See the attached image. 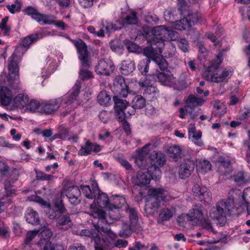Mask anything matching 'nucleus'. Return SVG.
Segmentation results:
<instances>
[{"label": "nucleus", "mask_w": 250, "mask_h": 250, "mask_svg": "<svg viewBox=\"0 0 250 250\" xmlns=\"http://www.w3.org/2000/svg\"><path fill=\"white\" fill-rule=\"evenodd\" d=\"M97 191L96 194L98 195L96 202L101 208H95L93 205H91L90 215L95 219H98L97 224H94L98 231L108 232L110 231V229L106 221V212L102 207H105L109 210L110 199L105 193L100 192L98 188H97Z\"/></svg>", "instance_id": "obj_1"}, {"label": "nucleus", "mask_w": 250, "mask_h": 250, "mask_svg": "<svg viewBox=\"0 0 250 250\" xmlns=\"http://www.w3.org/2000/svg\"><path fill=\"white\" fill-rule=\"evenodd\" d=\"M222 62V53L220 52L217 56L216 59L211 62V64L203 73V77L207 81L216 83L228 82L232 76V72L227 68H225L220 72L218 68Z\"/></svg>", "instance_id": "obj_2"}, {"label": "nucleus", "mask_w": 250, "mask_h": 250, "mask_svg": "<svg viewBox=\"0 0 250 250\" xmlns=\"http://www.w3.org/2000/svg\"><path fill=\"white\" fill-rule=\"evenodd\" d=\"M235 209L234 198L229 196L227 199L220 201L215 207L211 208L210 217L216 221V224L221 227L227 222V215L233 213Z\"/></svg>", "instance_id": "obj_3"}, {"label": "nucleus", "mask_w": 250, "mask_h": 250, "mask_svg": "<svg viewBox=\"0 0 250 250\" xmlns=\"http://www.w3.org/2000/svg\"><path fill=\"white\" fill-rule=\"evenodd\" d=\"M167 192L162 188H152L148 190L146 202L145 212L147 215H153L158 211L163 202L168 199Z\"/></svg>", "instance_id": "obj_4"}, {"label": "nucleus", "mask_w": 250, "mask_h": 250, "mask_svg": "<svg viewBox=\"0 0 250 250\" xmlns=\"http://www.w3.org/2000/svg\"><path fill=\"white\" fill-rule=\"evenodd\" d=\"M75 45L77 48L78 58L81 61L82 67L80 72L79 78L83 80L90 79L93 77L92 73L86 69H83V68H88L90 65L87 46L82 40L77 41Z\"/></svg>", "instance_id": "obj_5"}, {"label": "nucleus", "mask_w": 250, "mask_h": 250, "mask_svg": "<svg viewBox=\"0 0 250 250\" xmlns=\"http://www.w3.org/2000/svg\"><path fill=\"white\" fill-rule=\"evenodd\" d=\"M150 157L152 162L151 165L148 168V172L151 174L152 179L157 180L161 177L162 173L160 167L165 164V156L164 154L161 152L154 151Z\"/></svg>", "instance_id": "obj_6"}, {"label": "nucleus", "mask_w": 250, "mask_h": 250, "mask_svg": "<svg viewBox=\"0 0 250 250\" xmlns=\"http://www.w3.org/2000/svg\"><path fill=\"white\" fill-rule=\"evenodd\" d=\"M167 32V28L165 26L154 27L152 30L153 37L147 40L150 45H156L160 53L163 52L162 49L165 46L164 38Z\"/></svg>", "instance_id": "obj_7"}, {"label": "nucleus", "mask_w": 250, "mask_h": 250, "mask_svg": "<svg viewBox=\"0 0 250 250\" xmlns=\"http://www.w3.org/2000/svg\"><path fill=\"white\" fill-rule=\"evenodd\" d=\"M38 202L43 206H46V213L48 217L50 219H56L59 218L61 215L64 213L66 210L64 205L61 202L55 204L53 208L41 198H39Z\"/></svg>", "instance_id": "obj_8"}, {"label": "nucleus", "mask_w": 250, "mask_h": 250, "mask_svg": "<svg viewBox=\"0 0 250 250\" xmlns=\"http://www.w3.org/2000/svg\"><path fill=\"white\" fill-rule=\"evenodd\" d=\"M114 109L118 120L120 122L125 121V110L128 103L125 100L120 98L118 96L113 97Z\"/></svg>", "instance_id": "obj_9"}, {"label": "nucleus", "mask_w": 250, "mask_h": 250, "mask_svg": "<svg viewBox=\"0 0 250 250\" xmlns=\"http://www.w3.org/2000/svg\"><path fill=\"white\" fill-rule=\"evenodd\" d=\"M192 191L195 196L197 197L201 201L208 203L211 201L212 194L206 187L195 184L192 187Z\"/></svg>", "instance_id": "obj_10"}, {"label": "nucleus", "mask_w": 250, "mask_h": 250, "mask_svg": "<svg viewBox=\"0 0 250 250\" xmlns=\"http://www.w3.org/2000/svg\"><path fill=\"white\" fill-rule=\"evenodd\" d=\"M62 104V99L61 98L50 100L41 104V112L49 114L57 110Z\"/></svg>", "instance_id": "obj_11"}, {"label": "nucleus", "mask_w": 250, "mask_h": 250, "mask_svg": "<svg viewBox=\"0 0 250 250\" xmlns=\"http://www.w3.org/2000/svg\"><path fill=\"white\" fill-rule=\"evenodd\" d=\"M63 192L65 194L72 205H77L80 203L81 191L78 187L76 186L68 187L63 189Z\"/></svg>", "instance_id": "obj_12"}, {"label": "nucleus", "mask_w": 250, "mask_h": 250, "mask_svg": "<svg viewBox=\"0 0 250 250\" xmlns=\"http://www.w3.org/2000/svg\"><path fill=\"white\" fill-rule=\"evenodd\" d=\"M195 164L193 160H184L181 164L179 170V175L181 178L185 179L188 177L193 171Z\"/></svg>", "instance_id": "obj_13"}, {"label": "nucleus", "mask_w": 250, "mask_h": 250, "mask_svg": "<svg viewBox=\"0 0 250 250\" xmlns=\"http://www.w3.org/2000/svg\"><path fill=\"white\" fill-rule=\"evenodd\" d=\"M114 69V65L112 61L108 60L107 61L102 60H100L98 64L96 66V71L101 74L109 75L110 71H113Z\"/></svg>", "instance_id": "obj_14"}, {"label": "nucleus", "mask_w": 250, "mask_h": 250, "mask_svg": "<svg viewBox=\"0 0 250 250\" xmlns=\"http://www.w3.org/2000/svg\"><path fill=\"white\" fill-rule=\"evenodd\" d=\"M126 203L125 199L124 196L118 195H114L110 198L109 211H113L114 209L120 208Z\"/></svg>", "instance_id": "obj_15"}, {"label": "nucleus", "mask_w": 250, "mask_h": 250, "mask_svg": "<svg viewBox=\"0 0 250 250\" xmlns=\"http://www.w3.org/2000/svg\"><path fill=\"white\" fill-rule=\"evenodd\" d=\"M203 210L204 208L202 206L198 208L192 209L187 214L188 220L198 223L204 217Z\"/></svg>", "instance_id": "obj_16"}, {"label": "nucleus", "mask_w": 250, "mask_h": 250, "mask_svg": "<svg viewBox=\"0 0 250 250\" xmlns=\"http://www.w3.org/2000/svg\"><path fill=\"white\" fill-rule=\"evenodd\" d=\"M13 95L11 91L6 86L0 89V103L2 105H8L12 101Z\"/></svg>", "instance_id": "obj_17"}, {"label": "nucleus", "mask_w": 250, "mask_h": 250, "mask_svg": "<svg viewBox=\"0 0 250 250\" xmlns=\"http://www.w3.org/2000/svg\"><path fill=\"white\" fill-rule=\"evenodd\" d=\"M150 177L151 175L148 170L146 172L139 171L137 174L135 184L141 187L146 186L150 182Z\"/></svg>", "instance_id": "obj_18"}, {"label": "nucleus", "mask_w": 250, "mask_h": 250, "mask_svg": "<svg viewBox=\"0 0 250 250\" xmlns=\"http://www.w3.org/2000/svg\"><path fill=\"white\" fill-rule=\"evenodd\" d=\"M175 212V208L173 206L166 207L160 210L159 218L162 221H168L173 217Z\"/></svg>", "instance_id": "obj_19"}, {"label": "nucleus", "mask_w": 250, "mask_h": 250, "mask_svg": "<svg viewBox=\"0 0 250 250\" xmlns=\"http://www.w3.org/2000/svg\"><path fill=\"white\" fill-rule=\"evenodd\" d=\"M10 176L12 177L11 180H7L5 182L4 188L6 192V194L10 196L15 192V190L10 188L11 184L18 179L19 172L17 169H13L10 172Z\"/></svg>", "instance_id": "obj_20"}, {"label": "nucleus", "mask_w": 250, "mask_h": 250, "mask_svg": "<svg viewBox=\"0 0 250 250\" xmlns=\"http://www.w3.org/2000/svg\"><path fill=\"white\" fill-rule=\"evenodd\" d=\"M132 104L131 112H128L129 115L134 114L135 109H141L145 107L146 105V100L141 95H137L133 98L132 101Z\"/></svg>", "instance_id": "obj_21"}, {"label": "nucleus", "mask_w": 250, "mask_h": 250, "mask_svg": "<svg viewBox=\"0 0 250 250\" xmlns=\"http://www.w3.org/2000/svg\"><path fill=\"white\" fill-rule=\"evenodd\" d=\"M125 211L129 218V223L138 227V215L137 210L128 205L125 206Z\"/></svg>", "instance_id": "obj_22"}, {"label": "nucleus", "mask_w": 250, "mask_h": 250, "mask_svg": "<svg viewBox=\"0 0 250 250\" xmlns=\"http://www.w3.org/2000/svg\"><path fill=\"white\" fill-rule=\"evenodd\" d=\"M157 77L159 82L165 85L170 84L174 79L173 74L169 71L159 72L157 74Z\"/></svg>", "instance_id": "obj_23"}, {"label": "nucleus", "mask_w": 250, "mask_h": 250, "mask_svg": "<svg viewBox=\"0 0 250 250\" xmlns=\"http://www.w3.org/2000/svg\"><path fill=\"white\" fill-rule=\"evenodd\" d=\"M137 227V226L133 225L132 224L124 222L122 224L121 229L119 234L122 237H128L131 235L132 232L135 230Z\"/></svg>", "instance_id": "obj_24"}, {"label": "nucleus", "mask_w": 250, "mask_h": 250, "mask_svg": "<svg viewBox=\"0 0 250 250\" xmlns=\"http://www.w3.org/2000/svg\"><path fill=\"white\" fill-rule=\"evenodd\" d=\"M17 56L13 54L8 59V69L11 74L19 76V67L17 62Z\"/></svg>", "instance_id": "obj_25"}, {"label": "nucleus", "mask_w": 250, "mask_h": 250, "mask_svg": "<svg viewBox=\"0 0 250 250\" xmlns=\"http://www.w3.org/2000/svg\"><path fill=\"white\" fill-rule=\"evenodd\" d=\"M143 95L147 98L153 101L155 100L159 96V91L156 86L151 84L147 85V86L145 88Z\"/></svg>", "instance_id": "obj_26"}, {"label": "nucleus", "mask_w": 250, "mask_h": 250, "mask_svg": "<svg viewBox=\"0 0 250 250\" xmlns=\"http://www.w3.org/2000/svg\"><path fill=\"white\" fill-rule=\"evenodd\" d=\"M29 102L28 95L21 93L19 94L13 99V104L14 106L21 108L27 105Z\"/></svg>", "instance_id": "obj_27"}, {"label": "nucleus", "mask_w": 250, "mask_h": 250, "mask_svg": "<svg viewBox=\"0 0 250 250\" xmlns=\"http://www.w3.org/2000/svg\"><path fill=\"white\" fill-rule=\"evenodd\" d=\"M167 152L169 156L173 158L175 161H177L182 157V149L179 146L173 145L169 146Z\"/></svg>", "instance_id": "obj_28"}, {"label": "nucleus", "mask_w": 250, "mask_h": 250, "mask_svg": "<svg viewBox=\"0 0 250 250\" xmlns=\"http://www.w3.org/2000/svg\"><path fill=\"white\" fill-rule=\"evenodd\" d=\"M205 102L202 98H198L193 95H190L186 101V107L192 108L202 105Z\"/></svg>", "instance_id": "obj_29"}, {"label": "nucleus", "mask_w": 250, "mask_h": 250, "mask_svg": "<svg viewBox=\"0 0 250 250\" xmlns=\"http://www.w3.org/2000/svg\"><path fill=\"white\" fill-rule=\"evenodd\" d=\"M135 68L134 62L128 60L122 62L120 71L123 74L128 75L133 72Z\"/></svg>", "instance_id": "obj_30"}, {"label": "nucleus", "mask_w": 250, "mask_h": 250, "mask_svg": "<svg viewBox=\"0 0 250 250\" xmlns=\"http://www.w3.org/2000/svg\"><path fill=\"white\" fill-rule=\"evenodd\" d=\"M26 221L33 225L39 223V217L37 212L32 208H28L25 216Z\"/></svg>", "instance_id": "obj_31"}, {"label": "nucleus", "mask_w": 250, "mask_h": 250, "mask_svg": "<svg viewBox=\"0 0 250 250\" xmlns=\"http://www.w3.org/2000/svg\"><path fill=\"white\" fill-rule=\"evenodd\" d=\"M233 179L237 185L241 186L249 182L250 178L244 171H239L233 175Z\"/></svg>", "instance_id": "obj_32"}, {"label": "nucleus", "mask_w": 250, "mask_h": 250, "mask_svg": "<svg viewBox=\"0 0 250 250\" xmlns=\"http://www.w3.org/2000/svg\"><path fill=\"white\" fill-rule=\"evenodd\" d=\"M151 47H147L144 49L143 53L147 57L146 59H150V61L154 60L159 55L155 51L158 50L156 45H151Z\"/></svg>", "instance_id": "obj_33"}, {"label": "nucleus", "mask_w": 250, "mask_h": 250, "mask_svg": "<svg viewBox=\"0 0 250 250\" xmlns=\"http://www.w3.org/2000/svg\"><path fill=\"white\" fill-rule=\"evenodd\" d=\"M25 14L28 15L31 17V18L38 22L40 20V17L41 14L38 10V9L34 7L31 6H27L24 10Z\"/></svg>", "instance_id": "obj_34"}, {"label": "nucleus", "mask_w": 250, "mask_h": 250, "mask_svg": "<svg viewBox=\"0 0 250 250\" xmlns=\"http://www.w3.org/2000/svg\"><path fill=\"white\" fill-rule=\"evenodd\" d=\"M110 97L105 90L100 92L97 96L99 103L102 105H107L110 101Z\"/></svg>", "instance_id": "obj_35"}, {"label": "nucleus", "mask_w": 250, "mask_h": 250, "mask_svg": "<svg viewBox=\"0 0 250 250\" xmlns=\"http://www.w3.org/2000/svg\"><path fill=\"white\" fill-rule=\"evenodd\" d=\"M92 143L89 141H87L83 145H82L81 149L78 151V154L81 156H86L91 154L92 151Z\"/></svg>", "instance_id": "obj_36"}, {"label": "nucleus", "mask_w": 250, "mask_h": 250, "mask_svg": "<svg viewBox=\"0 0 250 250\" xmlns=\"http://www.w3.org/2000/svg\"><path fill=\"white\" fill-rule=\"evenodd\" d=\"M188 22V20L185 18L181 20L177 21L172 25L173 27L178 30H184L188 28H190V24Z\"/></svg>", "instance_id": "obj_37"}, {"label": "nucleus", "mask_w": 250, "mask_h": 250, "mask_svg": "<svg viewBox=\"0 0 250 250\" xmlns=\"http://www.w3.org/2000/svg\"><path fill=\"white\" fill-rule=\"evenodd\" d=\"M211 165L210 162L206 160H200L198 161L197 168L202 173H206L211 169Z\"/></svg>", "instance_id": "obj_38"}, {"label": "nucleus", "mask_w": 250, "mask_h": 250, "mask_svg": "<svg viewBox=\"0 0 250 250\" xmlns=\"http://www.w3.org/2000/svg\"><path fill=\"white\" fill-rule=\"evenodd\" d=\"M202 132L199 131L197 132H192L188 134V138L196 145L201 146L203 143L201 141Z\"/></svg>", "instance_id": "obj_39"}, {"label": "nucleus", "mask_w": 250, "mask_h": 250, "mask_svg": "<svg viewBox=\"0 0 250 250\" xmlns=\"http://www.w3.org/2000/svg\"><path fill=\"white\" fill-rule=\"evenodd\" d=\"M40 17V21H38V22L41 25L44 24H55V17L50 15H46L41 14Z\"/></svg>", "instance_id": "obj_40"}, {"label": "nucleus", "mask_w": 250, "mask_h": 250, "mask_svg": "<svg viewBox=\"0 0 250 250\" xmlns=\"http://www.w3.org/2000/svg\"><path fill=\"white\" fill-rule=\"evenodd\" d=\"M95 187V189H91L89 186H81V190L83 194L88 199H92L97 193V188Z\"/></svg>", "instance_id": "obj_41"}, {"label": "nucleus", "mask_w": 250, "mask_h": 250, "mask_svg": "<svg viewBox=\"0 0 250 250\" xmlns=\"http://www.w3.org/2000/svg\"><path fill=\"white\" fill-rule=\"evenodd\" d=\"M58 224L60 226L66 225L65 228L62 227L60 229L65 230L67 229L68 228L71 227V219L69 215L68 214L63 215L59 220Z\"/></svg>", "instance_id": "obj_42"}, {"label": "nucleus", "mask_w": 250, "mask_h": 250, "mask_svg": "<svg viewBox=\"0 0 250 250\" xmlns=\"http://www.w3.org/2000/svg\"><path fill=\"white\" fill-rule=\"evenodd\" d=\"M22 3L19 0H16L14 3L11 5H7V8L11 14H15L21 11Z\"/></svg>", "instance_id": "obj_43"}, {"label": "nucleus", "mask_w": 250, "mask_h": 250, "mask_svg": "<svg viewBox=\"0 0 250 250\" xmlns=\"http://www.w3.org/2000/svg\"><path fill=\"white\" fill-rule=\"evenodd\" d=\"M190 83L189 80L185 74H182L178 81V85L182 89L188 87Z\"/></svg>", "instance_id": "obj_44"}, {"label": "nucleus", "mask_w": 250, "mask_h": 250, "mask_svg": "<svg viewBox=\"0 0 250 250\" xmlns=\"http://www.w3.org/2000/svg\"><path fill=\"white\" fill-rule=\"evenodd\" d=\"M156 63L158 65L160 69L162 70H165L168 67V63L166 59L161 55H159L154 60Z\"/></svg>", "instance_id": "obj_45"}, {"label": "nucleus", "mask_w": 250, "mask_h": 250, "mask_svg": "<svg viewBox=\"0 0 250 250\" xmlns=\"http://www.w3.org/2000/svg\"><path fill=\"white\" fill-rule=\"evenodd\" d=\"M38 37V35L36 34H31L25 37L22 41V46L25 47H28L31 44L36 41Z\"/></svg>", "instance_id": "obj_46"}, {"label": "nucleus", "mask_w": 250, "mask_h": 250, "mask_svg": "<svg viewBox=\"0 0 250 250\" xmlns=\"http://www.w3.org/2000/svg\"><path fill=\"white\" fill-rule=\"evenodd\" d=\"M150 62V59H146L140 62L138 65V68L143 74L146 75L148 72Z\"/></svg>", "instance_id": "obj_47"}, {"label": "nucleus", "mask_w": 250, "mask_h": 250, "mask_svg": "<svg viewBox=\"0 0 250 250\" xmlns=\"http://www.w3.org/2000/svg\"><path fill=\"white\" fill-rule=\"evenodd\" d=\"M114 85L117 89L121 88L127 87L126 84L125 83V80L124 77L121 75L117 76L114 81Z\"/></svg>", "instance_id": "obj_48"}, {"label": "nucleus", "mask_w": 250, "mask_h": 250, "mask_svg": "<svg viewBox=\"0 0 250 250\" xmlns=\"http://www.w3.org/2000/svg\"><path fill=\"white\" fill-rule=\"evenodd\" d=\"M174 13V10L173 9L170 8L166 10L164 12V18L166 21L173 23L176 19Z\"/></svg>", "instance_id": "obj_49"}, {"label": "nucleus", "mask_w": 250, "mask_h": 250, "mask_svg": "<svg viewBox=\"0 0 250 250\" xmlns=\"http://www.w3.org/2000/svg\"><path fill=\"white\" fill-rule=\"evenodd\" d=\"M201 18L200 15L198 13H191L189 14L188 17L185 18L188 19V22L190 24V27H191L192 25L197 23Z\"/></svg>", "instance_id": "obj_50"}, {"label": "nucleus", "mask_w": 250, "mask_h": 250, "mask_svg": "<svg viewBox=\"0 0 250 250\" xmlns=\"http://www.w3.org/2000/svg\"><path fill=\"white\" fill-rule=\"evenodd\" d=\"M27 109L31 112H34L41 109V104L35 100H32L27 104Z\"/></svg>", "instance_id": "obj_51"}, {"label": "nucleus", "mask_w": 250, "mask_h": 250, "mask_svg": "<svg viewBox=\"0 0 250 250\" xmlns=\"http://www.w3.org/2000/svg\"><path fill=\"white\" fill-rule=\"evenodd\" d=\"M124 22L127 24H135L138 22L136 13L132 12L127 15L124 20Z\"/></svg>", "instance_id": "obj_52"}, {"label": "nucleus", "mask_w": 250, "mask_h": 250, "mask_svg": "<svg viewBox=\"0 0 250 250\" xmlns=\"http://www.w3.org/2000/svg\"><path fill=\"white\" fill-rule=\"evenodd\" d=\"M124 43L129 52H136L138 50V46L129 40H125Z\"/></svg>", "instance_id": "obj_53"}, {"label": "nucleus", "mask_w": 250, "mask_h": 250, "mask_svg": "<svg viewBox=\"0 0 250 250\" xmlns=\"http://www.w3.org/2000/svg\"><path fill=\"white\" fill-rule=\"evenodd\" d=\"M214 108L216 110V113L220 116L224 114L226 112V107L223 103L216 102L214 105Z\"/></svg>", "instance_id": "obj_54"}, {"label": "nucleus", "mask_w": 250, "mask_h": 250, "mask_svg": "<svg viewBox=\"0 0 250 250\" xmlns=\"http://www.w3.org/2000/svg\"><path fill=\"white\" fill-rule=\"evenodd\" d=\"M39 236L41 237V241H42V240L47 241L49 240L52 236V232L49 229L45 228L41 231L39 234Z\"/></svg>", "instance_id": "obj_55"}, {"label": "nucleus", "mask_w": 250, "mask_h": 250, "mask_svg": "<svg viewBox=\"0 0 250 250\" xmlns=\"http://www.w3.org/2000/svg\"><path fill=\"white\" fill-rule=\"evenodd\" d=\"M138 85V83L136 80L132 79L130 80V83L127 85L130 89V94L134 95L137 93L139 90Z\"/></svg>", "instance_id": "obj_56"}, {"label": "nucleus", "mask_w": 250, "mask_h": 250, "mask_svg": "<svg viewBox=\"0 0 250 250\" xmlns=\"http://www.w3.org/2000/svg\"><path fill=\"white\" fill-rule=\"evenodd\" d=\"M167 33H166L164 41L166 40L175 41L178 38V33L174 31L169 30L167 28Z\"/></svg>", "instance_id": "obj_57"}, {"label": "nucleus", "mask_w": 250, "mask_h": 250, "mask_svg": "<svg viewBox=\"0 0 250 250\" xmlns=\"http://www.w3.org/2000/svg\"><path fill=\"white\" fill-rule=\"evenodd\" d=\"M58 131L61 135V139L62 140L70 139L68 131L64 126L61 125L58 128Z\"/></svg>", "instance_id": "obj_58"}, {"label": "nucleus", "mask_w": 250, "mask_h": 250, "mask_svg": "<svg viewBox=\"0 0 250 250\" xmlns=\"http://www.w3.org/2000/svg\"><path fill=\"white\" fill-rule=\"evenodd\" d=\"M178 46L184 52H187L188 50V41L185 39H181L178 40Z\"/></svg>", "instance_id": "obj_59"}, {"label": "nucleus", "mask_w": 250, "mask_h": 250, "mask_svg": "<svg viewBox=\"0 0 250 250\" xmlns=\"http://www.w3.org/2000/svg\"><path fill=\"white\" fill-rule=\"evenodd\" d=\"M151 77L152 78L153 76L149 75L145 78H142L138 83L139 85L141 87L146 88L147 85H151L150 80Z\"/></svg>", "instance_id": "obj_60"}, {"label": "nucleus", "mask_w": 250, "mask_h": 250, "mask_svg": "<svg viewBox=\"0 0 250 250\" xmlns=\"http://www.w3.org/2000/svg\"><path fill=\"white\" fill-rule=\"evenodd\" d=\"M198 223L200 224L204 228L213 231L212 227L208 219L205 218L204 217Z\"/></svg>", "instance_id": "obj_61"}, {"label": "nucleus", "mask_w": 250, "mask_h": 250, "mask_svg": "<svg viewBox=\"0 0 250 250\" xmlns=\"http://www.w3.org/2000/svg\"><path fill=\"white\" fill-rule=\"evenodd\" d=\"M81 87V83L77 81L74 86L73 87L72 91L70 93L72 94V98H76V97L78 96L80 93ZM72 100L73 99H72L71 100L72 101Z\"/></svg>", "instance_id": "obj_62"}, {"label": "nucleus", "mask_w": 250, "mask_h": 250, "mask_svg": "<svg viewBox=\"0 0 250 250\" xmlns=\"http://www.w3.org/2000/svg\"><path fill=\"white\" fill-rule=\"evenodd\" d=\"M39 233V230H34L32 231H28L27 233L26 237L25 239V242L26 244H29L35 237Z\"/></svg>", "instance_id": "obj_63"}, {"label": "nucleus", "mask_w": 250, "mask_h": 250, "mask_svg": "<svg viewBox=\"0 0 250 250\" xmlns=\"http://www.w3.org/2000/svg\"><path fill=\"white\" fill-rule=\"evenodd\" d=\"M147 247L139 241L135 242L133 247L129 248L128 250H143L146 249Z\"/></svg>", "instance_id": "obj_64"}]
</instances>
